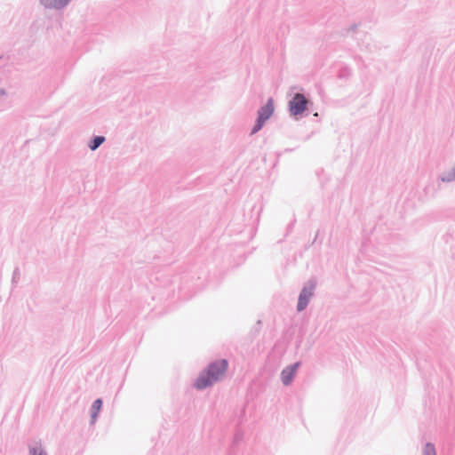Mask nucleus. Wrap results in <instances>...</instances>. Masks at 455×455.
Wrapping results in <instances>:
<instances>
[{
  "mask_svg": "<svg viewBox=\"0 0 455 455\" xmlns=\"http://www.w3.org/2000/svg\"><path fill=\"white\" fill-rule=\"evenodd\" d=\"M103 401L101 398H97L93 401L90 409V425L96 423L98 415L102 408Z\"/></svg>",
  "mask_w": 455,
  "mask_h": 455,
  "instance_id": "obj_7",
  "label": "nucleus"
},
{
  "mask_svg": "<svg viewBox=\"0 0 455 455\" xmlns=\"http://www.w3.org/2000/svg\"><path fill=\"white\" fill-rule=\"evenodd\" d=\"M300 364L301 363L299 361L283 369L281 371V380L284 386H290L292 383Z\"/></svg>",
  "mask_w": 455,
  "mask_h": 455,
  "instance_id": "obj_5",
  "label": "nucleus"
},
{
  "mask_svg": "<svg viewBox=\"0 0 455 455\" xmlns=\"http://www.w3.org/2000/svg\"><path fill=\"white\" fill-rule=\"evenodd\" d=\"M106 140V138L102 135H94L88 143V148L92 151L98 149Z\"/></svg>",
  "mask_w": 455,
  "mask_h": 455,
  "instance_id": "obj_8",
  "label": "nucleus"
},
{
  "mask_svg": "<svg viewBox=\"0 0 455 455\" xmlns=\"http://www.w3.org/2000/svg\"><path fill=\"white\" fill-rule=\"evenodd\" d=\"M20 270L19 268V267H16L12 272V284L13 287H15L18 283L20 282Z\"/></svg>",
  "mask_w": 455,
  "mask_h": 455,
  "instance_id": "obj_11",
  "label": "nucleus"
},
{
  "mask_svg": "<svg viewBox=\"0 0 455 455\" xmlns=\"http://www.w3.org/2000/svg\"><path fill=\"white\" fill-rule=\"evenodd\" d=\"M439 180L442 182L450 183L455 180V164L454 166L448 172H443L439 176Z\"/></svg>",
  "mask_w": 455,
  "mask_h": 455,
  "instance_id": "obj_9",
  "label": "nucleus"
},
{
  "mask_svg": "<svg viewBox=\"0 0 455 455\" xmlns=\"http://www.w3.org/2000/svg\"><path fill=\"white\" fill-rule=\"evenodd\" d=\"M351 76V70L348 67L345 66L339 68L338 77L339 79H347Z\"/></svg>",
  "mask_w": 455,
  "mask_h": 455,
  "instance_id": "obj_10",
  "label": "nucleus"
},
{
  "mask_svg": "<svg viewBox=\"0 0 455 455\" xmlns=\"http://www.w3.org/2000/svg\"><path fill=\"white\" fill-rule=\"evenodd\" d=\"M7 96V92L4 89L1 88L0 89V100L3 99V98H6Z\"/></svg>",
  "mask_w": 455,
  "mask_h": 455,
  "instance_id": "obj_14",
  "label": "nucleus"
},
{
  "mask_svg": "<svg viewBox=\"0 0 455 455\" xmlns=\"http://www.w3.org/2000/svg\"><path fill=\"white\" fill-rule=\"evenodd\" d=\"M228 366L226 359L216 360L208 364L196 378L194 387L198 390H204L211 387L225 373Z\"/></svg>",
  "mask_w": 455,
  "mask_h": 455,
  "instance_id": "obj_1",
  "label": "nucleus"
},
{
  "mask_svg": "<svg viewBox=\"0 0 455 455\" xmlns=\"http://www.w3.org/2000/svg\"><path fill=\"white\" fill-rule=\"evenodd\" d=\"M309 100L301 92H296L288 102L290 115L295 117L302 116L307 109Z\"/></svg>",
  "mask_w": 455,
  "mask_h": 455,
  "instance_id": "obj_4",
  "label": "nucleus"
},
{
  "mask_svg": "<svg viewBox=\"0 0 455 455\" xmlns=\"http://www.w3.org/2000/svg\"><path fill=\"white\" fill-rule=\"evenodd\" d=\"M422 455H436L434 445L426 443L422 451Z\"/></svg>",
  "mask_w": 455,
  "mask_h": 455,
  "instance_id": "obj_12",
  "label": "nucleus"
},
{
  "mask_svg": "<svg viewBox=\"0 0 455 455\" xmlns=\"http://www.w3.org/2000/svg\"><path fill=\"white\" fill-rule=\"evenodd\" d=\"M275 110L274 108V100L272 98H269L266 104L260 107L257 111V118L255 121L254 125L252 126L251 130V134H255L259 132L263 126L265 125L266 122L271 117Z\"/></svg>",
  "mask_w": 455,
  "mask_h": 455,
  "instance_id": "obj_2",
  "label": "nucleus"
},
{
  "mask_svg": "<svg viewBox=\"0 0 455 455\" xmlns=\"http://www.w3.org/2000/svg\"><path fill=\"white\" fill-rule=\"evenodd\" d=\"M316 280L315 278L309 279L302 287L297 303V311L302 312L308 306L311 298L315 294L316 288Z\"/></svg>",
  "mask_w": 455,
  "mask_h": 455,
  "instance_id": "obj_3",
  "label": "nucleus"
},
{
  "mask_svg": "<svg viewBox=\"0 0 455 455\" xmlns=\"http://www.w3.org/2000/svg\"><path fill=\"white\" fill-rule=\"evenodd\" d=\"M356 28H357V25L356 24H353V25L350 26L348 31H355Z\"/></svg>",
  "mask_w": 455,
  "mask_h": 455,
  "instance_id": "obj_15",
  "label": "nucleus"
},
{
  "mask_svg": "<svg viewBox=\"0 0 455 455\" xmlns=\"http://www.w3.org/2000/svg\"><path fill=\"white\" fill-rule=\"evenodd\" d=\"M30 453L31 455H46L40 448H33Z\"/></svg>",
  "mask_w": 455,
  "mask_h": 455,
  "instance_id": "obj_13",
  "label": "nucleus"
},
{
  "mask_svg": "<svg viewBox=\"0 0 455 455\" xmlns=\"http://www.w3.org/2000/svg\"><path fill=\"white\" fill-rule=\"evenodd\" d=\"M72 0H39L40 4L50 10L60 11L65 9Z\"/></svg>",
  "mask_w": 455,
  "mask_h": 455,
  "instance_id": "obj_6",
  "label": "nucleus"
}]
</instances>
